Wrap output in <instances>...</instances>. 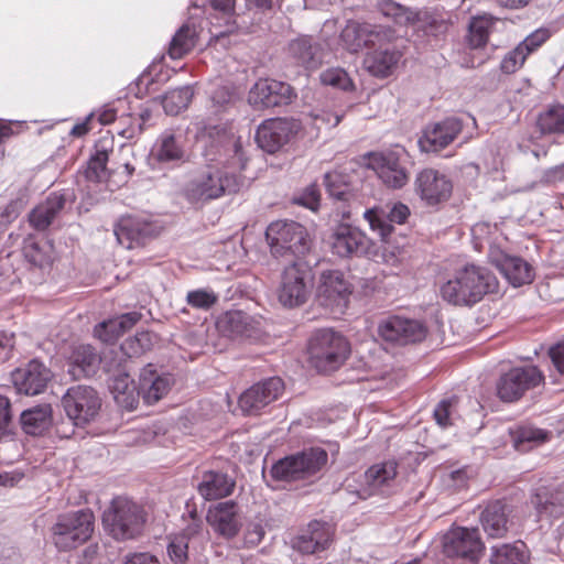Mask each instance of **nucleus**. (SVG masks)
Instances as JSON below:
<instances>
[{
  "label": "nucleus",
  "instance_id": "1",
  "mask_svg": "<svg viewBox=\"0 0 564 564\" xmlns=\"http://www.w3.org/2000/svg\"><path fill=\"white\" fill-rule=\"evenodd\" d=\"M497 289L496 276L484 267L467 264L440 288L441 297L455 306H473Z\"/></svg>",
  "mask_w": 564,
  "mask_h": 564
},
{
  "label": "nucleus",
  "instance_id": "2",
  "mask_svg": "<svg viewBox=\"0 0 564 564\" xmlns=\"http://www.w3.org/2000/svg\"><path fill=\"white\" fill-rule=\"evenodd\" d=\"M242 185L240 175L216 164H208L191 174L182 193L191 204H205L224 195L237 193Z\"/></svg>",
  "mask_w": 564,
  "mask_h": 564
},
{
  "label": "nucleus",
  "instance_id": "3",
  "mask_svg": "<svg viewBox=\"0 0 564 564\" xmlns=\"http://www.w3.org/2000/svg\"><path fill=\"white\" fill-rule=\"evenodd\" d=\"M147 514L143 508L127 497H116L102 514L105 530L118 541H126L141 534Z\"/></svg>",
  "mask_w": 564,
  "mask_h": 564
},
{
  "label": "nucleus",
  "instance_id": "4",
  "mask_svg": "<svg viewBox=\"0 0 564 564\" xmlns=\"http://www.w3.org/2000/svg\"><path fill=\"white\" fill-rule=\"evenodd\" d=\"M312 366L318 372L337 370L348 358L350 345L345 336L330 329L322 328L313 333L308 341Z\"/></svg>",
  "mask_w": 564,
  "mask_h": 564
},
{
  "label": "nucleus",
  "instance_id": "5",
  "mask_svg": "<svg viewBox=\"0 0 564 564\" xmlns=\"http://www.w3.org/2000/svg\"><path fill=\"white\" fill-rule=\"evenodd\" d=\"M327 460L326 449L322 447L304 448L278 459L271 466L269 474L274 481L306 480L318 474Z\"/></svg>",
  "mask_w": 564,
  "mask_h": 564
},
{
  "label": "nucleus",
  "instance_id": "6",
  "mask_svg": "<svg viewBox=\"0 0 564 564\" xmlns=\"http://www.w3.org/2000/svg\"><path fill=\"white\" fill-rule=\"evenodd\" d=\"M95 528V516L89 508L58 514L51 527V538L61 552L74 550L86 543Z\"/></svg>",
  "mask_w": 564,
  "mask_h": 564
},
{
  "label": "nucleus",
  "instance_id": "7",
  "mask_svg": "<svg viewBox=\"0 0 564 564\" xmlns=\"http://www.w3.org/2000/svg\"><path fill=\"white\" fill-rule=\"evenodd\" d=\"M265 239L274 258L305 254L311 248L310 235L304 226L293 220H276L265 230Z\"/></svg>",
  "mask_w": 564,
  "mask_h": 564
},
{
  "label": "nucleus",
  "instance_id": "8",
  "mask_svg": "<svg viewBox=\"0 0 564 564\" xmlns=\"http://www.w3.org/2000/svg\"><path fill=\"white\" fill-rule=\"evenodd\" d=\"M367 165L388 188L400 189L410 180V155L403 147L369 153Z\"/></svg>",
  "mask_w": 564,
  "mask_h": 564
},
{
  "label": "nucleus",
  "instance_id": "9",
  "mask_svg": "<svg viewBox=\"0 0 564 564\" xmlns=\"http://www.w3.org/2000/svg\"><path fill=\"white\" fill-rule=\"evenodd\" d=\"M129 359L120 352H111L104 361V370L109 376V389L116 402L128 411L138 406L139 383L130 378Z\"/></svg>",
  "mask_w": 564,
  "mask_h": 564
},
{
  "label": "nucleus",
  "instance_id": "10",
  "mask_svg": "<svg viewBox=\"0 0 564 564\" xmlns=\"http://www.w3.org/2000/svg\"><path fill=\"white\" fill-rule=\"evenodd\" d=\"M543 381L542 371L534 365L512 367L497 380L496 393L502 402L513 403Z\"/></svg>",
  "mask_w": 564,
  "mask_h": 564
},
{
  "label": "nucleus",
  "instance_id": "11",
  "mask_svg": "<svg viewBox=\"0 0 564 564\" xmlns=\"http://www.w3.org/2000/svg\"><path fill=\"white\" fill-rule=\"evenodd\" d=\"M313 274L307 264L301 260H291L282 273L278 297L285 307L304 304L310 294Z\"/></svg>",
  "mask_w": 564,
  "mask_h": 564
},
{
  "label": "nucleus",
  "instance_id": "12",
  "mask_svg": "<svg viewBox=\"0 0 564 564\" xmlns=\"http://www.w3.org/2000/svg\"><path fill=\"white\" fill-rule=\"evenodd\" d=\"M62 405L74 425L84 426L97 416L101 400L95 389L78 384L67 389Z\"/></svg>",
  "mask_w": 564,
  "mask_h": 564
},
{
  "label": "nucleus",
  "instance_id": "13",
  "mask_svg": "<svg viewBox=\"0 0 564 564\" xmlns=\"http://www.w3.org/2000/svg\"><path fill=\"white\" fill-rule=\"evenodd\" d=\"M442 551L448 558L478 560L484 543L477 528L453 527L442 538Z\"/></svg>",
  "mask_w": 564,
  "mask_h": 564
},
{
  "label": "nucleus",
  "instance_id": "14",
  "mask_svg": "<svg viewBox=\"0 0 564 564\" xmlns=\"http://www.w3.org/2000/svg\"><path fill=\"white\" fill-rule=\"evenodd\" d=\"M378 334L387 343L406 346L422 341L427 328L421 321L391 315L380 321Z\"/></svg>",
  "mask_w": 564,
  "mask_h": 564
},
{
  "label": "nucleus",
  "instance_id": "15",
  "mask_svg": "<svg viewBox=\"0 0 564 564\" xmlns=\"http://www.w3.org/2000/svg\"><path fill=\"white\" fill-rule=\"evenodd\" d=\"M351 294L350 283L340 270H326L321 273L317 286V301L333 313H344Z\"/></svg>",
  "mask_w": 564,
  "mask_h": 564
},
{
  "label": "nucleus",
  "instance_id": "16",
  "mask_svg": "<svg viewBox=\"0 0 564 564\" xmlns=\"http://www.w3.org/2000/svg\"><path fill=\"white\" fill-rule=\"evenodd\" d=\"M283 391L284 382L280 377L265 378L245 390L239 397L238 404L245 415H258L265 406L278 400Z\"/></svg>",
  "mask_w": 564,
  "mask_h": 564
},
{
  "label": "nucleus",
  "instance_id": "17",
  "mask_svg": "<svg viewBox=\"0 0 564 564\" xmlns=\"http://www.w3.org/2000/svg\"><path fill=\"white\" fill-rule=\"evenodd\" d=\"M296 94L288 83L275 79H259L250 89L249 104L256 109H270L290 105Z\"/></svg>",
  "mask_w": 564,
  "mask_h": 564
},
{
  "label": "nucleus",
  "instance_id": "18",
  "mask_svg": "<svg viewBox=\"0 0 564 564\" xmlns=\"http://www.w3.org/2000/svg\"><path fill=\"white\" fill-rule=\"evenodd\" d=\"M299 129L300 123L296 120L270 118L257 128L254 140L260 149L272 154L286 144Z\"/></svg>",
  "mask_w": 564,
  "mask_h": 564
},
{
  "label": "nucleus",
  "instance_id": "19",
  "mask_svg": "<svg viewBox=\"0 0 564 564\" xmlns=\"http://www.w3.org/2000/svg\"><path fill=\"white\" fill-rule=\"evenodd\" d=\"M415 193L429 206L446 202L453 192V183L444 173L435 169H423L414 181Z\"/></svg>",
  "mask_w": 564,
  "mask_h": 564
},
{
  "label": "nucleus",
  "instance_id": "20",
  "mask_svg": "<svg viewBox=\"0 0 564 564\" xmlns=\"http://www.w3.org/2000/svg\"><path fill=\"white\" fill-rule=\"evenodd\" d=\"M488 258L508 283L514 288L529 284L534 279L533 267L521 257L511 256L497 247H491Z\"/></svg>",
  "mask_w": 564,
  "mask_h": 564
},
{
  "label": "nucleus",
  "instance_id": "21",
  "mask_svg": "<svg viewBox=\"0 0 564 564\" xmlns=\"http://www.w3.org/2000/svg\"><path fill=\"white\" fill-rule=\"evenodd\" d=\"M152 169L174 167L187 161L182 135L171 129L164 130L154 142L150 152Z\"/></svg>",
  "mask_w": 564,
  "mask_h": 564
},
{
  "label": "nucleus",
  "instance_id": "22",
  "mask_svg": "<svg viewBox=\"0 0 564 564\" xmlns=\"http://www.w3.org/2000/svg\"><path fill=\"white\" fill-rule=\"evenodd\" d=\"M52 371L39 359H32L11 372V382L17 392L25 395H37L47 387Z\"/></svg>",
  "mask_w": 564,
  "mask_h": 564
},
{
  "label": "nucleus",
  "instance_id": "23",
  "mask_svg": "<svg viewBox=\"0 0 564 564\" xmlns=\"http://www.w3.org/2000/svg\"><path fill=\"white\" fill-rule=\"evenodd\" d=\"M410 216V208L401 203H393L391 206L373 207L364 214L372 231L377 232L382 241L388 242L394 225H403Z\"/></svg>",
  "mask_w": 564,
  "mask_h": 564
},
{
  "label": "nucleus",
  "instance_id": "24",
  "mask_svg": "<svg viewBox=\"0 0 564 564\" xmlns=\"http://www.w3.org/2000/svg\"><path fill=\"white\" fill-rule=\"evenodd\" d=\"M333 535L334 529L328 522L312 520L292 539L291 545L303 555L317 554L328 549Z\"/></svg>",
  "mask_w": 564,
  "mask_h": 564
},
{
  "label": "nucleus",
  "instance_id": "25",
  "mask_svg": "<svg viewBox=\"0 0 564 564\" xmlns=\"http://www.w3.org/2000/svg\"><path fill=\"white\" fill-rule=\"evenodd\" d=\"M462 129L463 121L457 117H448L427 126L417 141L420 150L426 153H437L451 144Z\"/></svg>",
  "mask_w": 564,
  "mask_h": 564
},
{
  "label": "nucleus",
  "instance_id": "26",
  "mask_svg": "<svg viewBox=\"0 0 564 564\" xmlns=\"http://www.w3.org/2000/svg\"><path fill=\"white\" fill-rule=\"evenodd\" d=\"M113 234L119 245L126 249L143 246L154 237L156 227L151 221L139 216H122L115 224Z\"/></svg>",
  "mask_w": 564,
  "mask_h": 564
},
{
  "label": "nucleus",
  "instance_id": "27",
  "mask_svg": "<svg viewBox=\"0 0 564 564\" xmlns=\"http://www.w3.org/2000/svg\"><path fill=\"white\" fill-rule=\"evenodd\" d=\"M216 326L224 336L234 340H256L261 336L259 321L239 310L223 313Z\"/></svg>",
  "mask_w": 564,
  "mask_h": 564
},
{
  "label": "nucleus",
  "instance_id": "28",
  "mask_svg": "<svg viewBox=\"0 0 564 564\" xmlns=\"http://www.w3.org/2000/svg\"><path fill=\"white\" fill-rule=\"evenodd\" d=\"M173 383L171 373L159 371L153 364H148L139 375L138 401L142 399L147 405L155 404L169 393Z\"/></svg>",
  "mask_w": 564,
  "mask_h": 564
},
{
  "label": "nucleus",
  "instance_id": "29",
  "mask_svg": "<svg viewBox=\"0 0 564 564\" xmlns=\"http://www.w3.org/2000/svg\"><path fill=\"white\" fill-rule=\"evenodd\" d=\"M330 248L339 258L360 257L367 252L369 239L357 227L339 225L330 236Z\"/></svg>",
  "mask_w": 564,
  "mask_h": 564
},
{
  "label": "nucleus",
  "instance_id": "30",
  "mask_svg": "<svg viewBox=\"0 0 564 564\" xmlns=\"http://www.w3.org/2000/svg\"><path fill=\"white\" fill-rule=\"evenodd\" d=\"M206 520L213 530L226 540L236 538L242 525L238 505L234 500L221 501L210 507Z\"/></svg>",
  "mask_w": 564,
  "mask_h": 564
},
{
  "label": "nucleus",
  "instance_id": "31",
  "mask_svg": "<svg viewBox=\"0 0 564 564\" xmlns=\"http://www.w3.org/2000/svg\"><path fill=\"white\" fill-rule=\"evenodd\" d=\"M379 12L397 25L412 28L414 31L432 25L433 17L427 10H413L393 0L378 2Z\"/></svg>",
  "mask_w": 564,
  "mask_h": 564
},
{
  "label": "nucleus",
  "instance_id": "32",
  "mask_svg": "<svg viewBox=\"0 0 564 564\" xmlns=\"http://www.w3.org/2000/svg\"><path fill=\"white\" fill-rule=\"evenodd\" d=\"M111 351L101 357L90 345L75 347L67 359V372L74 380L95 376L106 359H110Z\"/></svg>",
  "mask_w": 564,
  "mask_h": 564
},
{
  "label": "nucleus",
  "instance_id": "33",
  "mask_svg": "<svg viewBox=\"0 0 564 564\" xmlns=\"http://www.w3.org/2000/svg\"><path fill=\"white\" fill-rule=\"evenodd\" d=\"M236 480L227 473L217 469L204 470L197 484V491L205 500H218L230 496Z\"/></svg>",
  "mask_w": 564,
  "mask_h": 564
},
{
  "label": "nucleus",
  "instance_id": "34",
  "mask_svg": "<svg viewBox=\"0 0 564 564\" xmlns=\"http://www.w3.org/2000/svg\"><path fill=\"white\" fill-rule=\"evenodd\" d=\"M288 57L306 70L315 69L323 59L322 47L312 36L302 35L289 43Z\"/></svg>",
  "mask_w": 564,
  "mask_h": 564
},
{
  "label": "nucleus",
  "instance_id": "35",
  "mask_svg": "<svg viewBox=\"0 0 564 564\" xmlns=\"http://www.w3.org/2000/svg\"><path fill=\"white\" fill-rule=\"evenodd\" d=\"M65 203L66 197L63 193H51L44 202L30 212V226L37 231L46 230L64 208Z\"/></svg>",
  "mask_w": 564,
  "mask_h": 564
},
{
  "label": "nucleus",
  "instance_id": "36",
  "mask_svg": "<svg viewBox=\"0 0 564 564\" xmlns=\"http://www.w3.org/2000/svg\"><path fill=\"white\" fill-rule=\"evenodd\" d=\"M141 317V313L132 311L109 318L95 326L94 335L101 341L111 344L133 327Z\"/></svg>",
  "mask_w": 564,
  "mask_h": 564
},
{
  "label": "nucleus",
  "instance_id": "37",
  "mask_svg": "<svg viewBox=\"0 0 564 564\" xmlns=\"http://www.w3.org/2000/svg\"><path fill=\"white\" fill-rule=\"evenodd\" d=\"M480 523L489 538H502L508 531L507 505L501 500L488 503L480 513Z\"/></svg>",
  "mask_w": 564,
  "mask_h": 564
},
{
  "label": "nucleus",
  "instance_id": "38",
  "mask_svg": "<svg viewBox=\"0 0 564 564\" xmlns=\"http://www.w3.org/2000/svg\"><path fill=\"white\" fill-rule=\"evenodd\" d=\"M401 56L399 50L379 48L366 55L364 65L371 75L386 78L392 74Z\"/></svg>",
  "mask_w": 564,
  "mask_h": 564
},
{
  "label": "nucleus",
  "instance_id": "39",
  "mask_svg": "<svg viewBox=\"0 0 564 564\" xmlns=\"http://www.w3.org/2000/svg\"><path fill=\"white\" fill-rule=\"evenodd\" d=\"M398 464L394 460H388L370 466L366 470V479L369 480L375 495L388 496L391 492L392 484L397 476Z\"/></svg>",
  "mask_w": 564,
  "mask_h": 564
},
{
  "label": "nucleus",
  "instance_id": "40",
  "mask_svg": "<svg viewBox=\"0 0 564 564\" xmlns=\"http://www.w3.org/2000/svg\"><path fill=\"white\" fill-rule=\"evenodd\" d=\"M22 430L29 435H41L52 424V408L48 403L37 404L20 414Z\"/></svg>",
  "mask_w": 564,
  "mask_h": 564
},
{
  "label": "nucleus",
  "instance_id": "41",
  "mask_svg": "<svg viewBox=\"0 0 564 564\" xmlns=\"http://www.w3.org/2000/svg\"><path fill=\"white\" fill-rule=\"evenodd\" d=\"M108 140H99L95 144V150L90 154L84 170L85 178L89 182L99 183L107 178V163L111 147Z\"/></svg>",
  "mask_w": 564,
  "mask_h": 564
},
{
  "label": "nucleus",
  "instance_id": "42",
  "mask_svg": "<svg viewBox=\"0 0 564 564\" xmlns=\"http://www.w3.org/2000/svg\"><path fill=\"white\" fill-rule=\"evenodd\" d=\"M532 503L539 518H558L564 514V488L553 491L541 489L535 494Z\"/></svg>",
  "mask_w": 564,
  "mask_h": 564
},
{
  "label": "nucleus",
  "instance_id": "43",
  "mask_svg": "<svg viewBox=\"0 0 564 564\" xmlns=\"http://www.w3.org/2000/svg\"><path fill=\"white\" fill-rule=\"evenodd\" d=\"M369 32L370 22L348 20L340 32V41L347 51L357 53L369 47Z\"/></svg>",
  "mask_w": 564,
  "mask_h": 564
},
{
  "label": "nucleus",
  "instance_id": "44",
  "mask_svg": "<svg viewBox=\"0 0 564 564\" xmlns=\"http://www.w3.org/2000/svg\"><path fill=\"white\" fill-rule=\"evenodd\" d=\"M499 21L498 18L491 14L473 17L468 24L467 44L471 48L484 47L488 42L489 34Z\"/></svg>",
  "mask_w": 564,
  "mask_h": 564
},
{
  "label": "nucleus",
  "instance_id": "45",
  "mask_svg": "<svg viewBox=\"0 0 564 564\" xmlns=\"http://www.w3.org/2000/svg\"><path fill=\"white\" fill-rule=\"evenodd\" d=\"M529 550L522 541L491 547L490 564H528Z\"/></svg>",
  "mask_w": 564,
  "mask_h": 564
},
{
  "label": "nucleus",
  "instance_id": "46",
  "mask_svg": "<svg viewBox=\"0 0 564 564\" xmlns=\"http://www.w3.org/2000/svg\"><path fill=\"white\" fill-rule=\"evenodd\" d=\"M511 440L517 451L525 452L533 445L541 444L547 440L549 433L545 430L532 425L520 424L510 430Z\"/></svg>",
  "mask_w": 564,
  "mask_h": 564
},
{
  "label": "nucleus",
  "instance_id": "47",
  "mask_svg": "<svg viewBox=\"0 0 564 564\" xmlns=\"http://www.w3.org/2000/svg\"><path fill=\"white\" fill-rule=\"evenodd\" d=\"M197 33L194 26L184 23L173 35L169 46V55L173 59L182 58L196 44Z\"/></svg>",
  "mask_w": 564,
  "mask_h": 564
},
{
  "label": "nucleus",
  "instance_id": "48",
  "mask_svg": "<svg viewBox=\"0 0 564 564\" xmlns=\"http://www.w3.org/2000/svg\"><path fill=\"white\" fill-rule=\"evenodd\" d=\"M193 96L194 90L188 85L171 89L162 97V107L167 115H178L188 107Z\"/></svg>",
  "mask_w": 564,
  "mask_h": 564
},
{
  "label": "nucleus",
  "instance_id": "49",
  "mask_svg": "<svg viewBox=\"0 0 564 564\" xmlns=\"http://www.w3.org/2000/svg\"><path fill=\"white\" fill-rule=\"evenodd\" d=\"M536 124L541 133H564V106L553 105L541 112Z\"/></svg>",
  "mask_w": 564,
  "mask_h": 564
},
{
  "label": "nucleus",
  "instance_id": "50",
  "mask_svg": "<svg viewBox=\"0 0 564 564\" xmlns=\"http://www.w3.org/2000/svg\"><path fill=\"white\" fill-rule=\"evenodd\" d=\"M153 335L150 332L143 330L137 333L133 337L128 338L120 347V352L124 358L131 356H139L152 347L153 344ZM111 352H115L111 350Z\"/></svg>",
  "mask_w": 564,
  "mask_h": 564
},
{
  "label": "nucleus",
  "instance_id": "51",
  "mask_svg": "<svg viewBox=\"0 0 564 564\" xmlns=\"http://www.w3.org/2000/svg\"><path fill=\"white\" fill-rule=\"evenodd\" d=\"M366 471L362 474H351L343 482V490L356 497L366 500L373 496V489L369 485V480L365 478Z\"/></svg>",
  "mask_w": 564,
  "mask_h": 564
},
{
  "label": "nucleus",
  "instance_id": "52",
  "mask_svg": "<svg viewBox=\"0 0 564 564\" xmlns=\"http://www.w3.org/2000/svg\"><path fill=\"white\" fill-rule=\"evenodd\" d=\"M319 80L324 86L340 90H351L354 83L348 73L341 67H330L319 74Z\"/></svg>",
  "mask_w": 564,
  "mask_h": 564
},
{
  "label": "nucleus",
  "instance_id": "53",
  "mask_svg": "<svg viewBox=\"0 0 564 564\" xmlns=\"http://www.w3.org/2000/svg\"><path fill=\"white\" fill-rule=\"evenodd\" d=\"M218 301L217 294L208 289H196L187 292V304L196 310L207 311Z\"/></svg>",
  "mask_w": 564,
  "mask_h": 564
},
{
  "label": "nucleus",
  "instance_id": "54",
  "mask_svg": "<svg viewBox=\"0 0 564 564\" xmlns=\"http://www.w3.org/2000/svg\"><path fill=\"white\" fill-rule=\"evenodd\" d=\"M457 399L455 397L441 400L434 409V419L436 423L445 429L453 425L455 406Z\"/></svg>",
  "mask_w": 564,
  "mask_h": 564
},
{
  "label": "nucleus",
  "instance_id": "55",
  "mask_svg": "<svg viewBox=\"0 0 564 564\" xmlns=\"http://www.w3.org/2000/svg\"><path fill=\"white\" fill-rule=\"evenodd\" d=\"M398 37L397 31L388 25L370 23L369 47L393 42Z\"/></svg>",
  "mask_w": 564,
  "mask_h": 564
},
{
  "label": "nucleus",
  "instance_id": "56",
  "mask_svg": "<svg viewBox=\"0 0 564 564\" xmlns=\"http://www.w3.org/2000/svg\"><path fill=\"white\" fill-rule=\"evenodd\" d=\"M23 253L25 259L35 267L43 268L50 262L46 250L32 239L24 242Z\"/></svg>",
  "mask_w": 564,
  "mask_h": 564
},
{
  "label": "nucleus",
  "instance_id": "57",
  "mask_svg": "<svg viewBox=\"0 0 564 564\" xmlns=\"http://www.w3.org/2000/svg\"><path fill=\"white\" fill-rule=\"evenodd\" d=\"M167 555L173 564H186L188 560V541L175 535L167 545Z\"/></svg>",
  "mask_w": 564,
  "mask_h": 564
},
{
  "label": "nucleus",
  "instance_id": "58",
  "mask_svg": "<svg viewBox=\"0 0 564 564\" xmlns=\"http://www.w3.org/2000/svg\"><path fill=\"white\" fill-rule=\"evenodd\" d=\"M527 57L528 55L524 54L523 50L517 45L501 59L500 70L507 75L513 74L524 64Z\"/></svg>",
  "mask_w": 564,
  "mask_h": 564
},
{
  "label": "nucleus",
  "instance_id": "59",
  "mask_svg": "<svg viewBox=\"0 0 564 564\" xmlns=\"http://www.w3.org/2000/svg\"><path fill=\"white\" fill-rule=\"evenodd\" d=\"M551 36L547 28H540L527 35L518 45L528 56L545 43Z\"/></svg>",
  "mask_w": 564,
  "mask_h": 564
},
{
  "label": "nucleus",
  "instance_id": "60",
  "mask_svg": "<svg viewBox=\"0 0 564 564\" xmlns=\"http://www.w3.org/2000/svg\"><path fill=\"white\" fill-rule=\"evenodd\" d=\"M321 194L316 184H310L299 195L294 196L293 202L300 206L306 207L313 212L319 207Z\"/></svg>",
  "mask_w": 564,
  "mask_h": 564
},
{
  "label": "nucleus",
  "instance_id": "61",
  "mask_svg": "<svg viewBox=\"0 0 564 564\" xmlns=\"http://www.w3.org/2000/svg\"><path fill=\"white\" fill-rule=\"evenodd\" d=\"M210 99L216 111L226 110L235 100L234 89L228 85L217 86L212 91Z\"/></svg>",
  "mask_w": 564,
  "mask_h": 564
},
{
  "label": "nucleus",
  "instance_id": "62",
  "mask_svg": "<svg viewBox=\"0 0 564 564\" xmlns=\"http://www.w3.org/2000/svg\"><path fill=\"white\" fill-rule=\"evenodd\" d=\"M324 184L327 194L337 199L344 200L347 195L346 184L340 182V175L337 173H326L324 176Z\"/></svg>",
  "mask_w": 564,
  "mask_h": 564
},
{
  "label": "nucleus",
  "instance_id": "63",
  "mask_svg": "<svg viewBox=\"0 0 564 564\" xmlns=\"http://www.w3.org/2000/svg\"><path fill=\"white\" fill-rule=\"evenodd\" d=\"M265 530L261 520H251L245 529V545L247 547L257 546L264 538Z\"/></svg>",
  "mask_w": 564,
  "mask_h": 564
},
{
  "label": "nucleus",
  "instance_id": "64",
  "mask_svg": "<svg viewBox=\"0 0 564 564\" xmlns=\"http://www.w3.org/2000/svg\"><path fill=\"white\" fill-rule=\"evenodd\" d=\"M189 520L183 532L178 534L180 536H185L186 541L189 542L191 539L203 536L204 534V522L202 518L197 514L195 509L188 511Z\"/></svg>",
  "mask_w": 564,
  "mask_h": 564
}]
</instances>
